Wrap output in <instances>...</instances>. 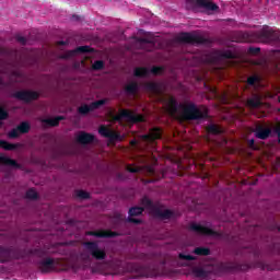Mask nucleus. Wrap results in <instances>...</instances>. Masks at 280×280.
I'll use <instances>...</instances> for the list:
<instances>
[{
  "label": "nucleus",
  "mask_w": 280,
  "mask_h": 280,
  "mask_svg": "<svg viewBox=\"0 0 280 280\" xmlns=\"http://www.w3.org/2000/svg\"><path fill=\"white\" fill-rule=\"evenodd\" d=\"M208 268H212V270H207L202 267H195L192 269V275L197 277V279H208L210 275H226V272H248L250 270V265L248 264H237L233 261H221L217 264L207 265Z\"/></svg>",
  "instance_id": "obj_1"
},
{
  "label": "nucleus",
  "mask_w": 280,
  "mask_h": 280,
  "mask_svg": "<svg viewBox=\"0 0 280 280\" xmlns=\"http://www.w3.org/2000/svg\"><path fill=\"white\" fill-rule=\"evenodd\" d=\"M38 257L39 259H45L47 257V250L43 248L36 249H16L14 247L0 246V264H8L10 261L25 259V257Z\"/></svg>",
  "instance_id": "obj_2"
},
{
  "label": "nucleus",
  "mask_w": 280,
  "mask_h": 280,
  "mask_svg": "<svg viewBox=\"0 0 280 280\" xmlns=\"http://www.w3.org/2000/svg\"><path fill=\"white\" fill-rule=\"evenodd\" d=\"M84 250L80 254V259L83 264H91L92 259L104 261L106 259V249L100 247V243L95 241H85L82 243Z\"/></svg>",
  "instance_id": "obj_3"
},
{
  "label": "nucleus",
  "mask_w": 280,
  "mask_h": 280,
  "mask_svg": "<svg viewBox=\"0 0 280 280\" xmlns=\"http://www.w3.org/2000/svg\"><path fill=\"white\" fill-rule=\"evenodd\" d=\"M183 117L187 121H198L200 119L209 118V109L205 107L202 110L194 103H189L183 106Z\"/></svg>",
  "instance_id": "obj_4"
},
{
  "label": "nucleus",
  "mask_w": 280,
  "mask_h": 280,
  "mask_svg": "<svg viewBox=\"0 0 280 280\" xmlns=\"http://www.w3.org/2000/svg\"><path fill=\"white\" fill-rule=\"evenodd\" d=\"M141 205L142 207H144V209H149L150 211H152L155 218H160V220H171V218L174 215V212L172 210L162 211L161 207L151 201V199L148 197H143L141 199Z\"/></svg>",
  "instance_id": "obj_5"
},
{
  "label": "nucleus",
  "mask_w": 280,
  "mask_h": 280,
  "mask_svg": "<svg viewBox=\"0 0 280 280\" xmlns=\"http://www.w3.org/2000/svg\"><path fill=\"white\" fill-rule=\"evenodd\" d=\"M176 40L186 45H211V39L198 33H180Z\"/></svg>",
  "instance_id": "obj_6"
},
{
  "label": "nucleus",
  "mask_w": 280,
  "mask_h": 280,
  "mask_svg": "<svg viewBox=\"0 0 280 280\" xmlns=\"http://www.w3.org/2000/svg\"><path fill=\"white\" fill-rule=\"evenodd\" d=\"M113 121H121V119H128L130 124H142L145 118L141 114H135L130 109H120V113L112 117Z\"/></svg>",
  "instance_id": "obj_7"
},
{
  "label": "nucleus",
  "mask_w": 280,
  "mask_h": 280,
  "mask_svg": "<svg viewBox=\"0 0 280 280\" xmlns=\"http://www.w3.org/2000/svg\"><path fill=\"white\" fill-rule=\"evenodd\" d=\"M185 1L188 10H194V8H205V10H209L211 12H218V10H220V7H218V4L208 0H185Z\"/></svg>",
  "instance_id": "obj_8"
},
{
  "label": "nucleus",
  "mask_w": 280,
  "mask_h": 280,
  "mask_svg": "<svg viewBox=\"0 0 280 280\" xmlns=\"http://www.w3.org/2000/svg\"><path fill=\"white\" fill-rule=\"evenodd\" d=\"M189 231H192V233H197V235H206V237H221L222 234L220 232L214 231L211 228L200 225L198 223H191L189 225Z\"/></svg>",
  "instance_id": "obj_9"
},
{
  "label": "nucleus",
  "mask_w": 280,
  "mask_h": 280,
  "mask_svg": "<svg viewBox=\"0 0 280 280\" xmlns=\"http://www.w3.org/2000/svg\"><path fill=\"white\" fill-rule=\"evenodd\" d=\"M12 97L30 104V102H35V100H38V97H40V93L32 90H21L13 93Z\"/></svg>",
  "instance_id": "obj_10"
},
{
  "label": "nucleus",
  "mask_w": 280,
  "mask_h": 280,
  "mask_svg": "<svg viewBox=\"0 0 280 280\" xmlns=\"http://www.w3.org/2000/svg\"><path fill=\"white\" fill-rule=\"evenodd\" d=\"M98 135L101 137H105V139H109V143H115V141H121V133L102 125L98 128Z\"/></svg>",
  "instance_id": "obj_11"
},
{
  "label": "nucleus",
  "mask_w": 280,
  "mask_h": 280,
  "mask_svg": "<svg viewBox=\"0 0 280 280\" xmlns=\"http://www.w3.org/2000/svg\"><path fill=\"white\" fill-rule=\"evenodd\" d=\"M133 270L142 277H159V268L150 265H133Z\"/></svg>",
  "instance_id": "obj_12"
},
{
  "label": "nucleus",
  "mask_w": 280,
  "mask_h": 280,
  "mask_svg": "<svg viewBox=\"0 0 280 280\" xmlns=\"http://www.w3.org/2000/svg\"><path fill=\"white\" fill-rule=\"evenodd\" d=\"M258 38L264 43H280V34L272 30H262L258 33Z\"/></svg>",
  "instance_id": "obj_13"
},
{
  "label": "nucleus",
  "mask_w": 280,
  "mask_h": 280,
  "mask_svg": "<svg viewBox=\"0 0 280 280\" xmlns=\"http://www.w3.org/2000/svg\"><path fill=\"white\" fill-rule=\"evenodd\" d=\"M104 104H106V100H98L96 102H92L90 105L84 104L78 108V113L79 115H89V113L97 110V108H101Z\"/></svg>",
  "instance_id": "obj_14"
},
{
  "label": "nucleus",
  "mask_w": 280,
  "mask_h": 280,
  "mask_svg": "<svg viewBox=\"0 0 280 280\" xmlns=\"http://www.w3.org/2000/svg\"><path fill=\"white\" fill-rule=\"evenodd\" d=\"M161 137H163V131L161 130V128L155 127L150 129L149 133L142 135L140 138L145 143H154V141L161 139Z\"/></svg>",
  "instance_id": "obj_15"
},
{
  "label": "nucleus",
  "mask_w": 280,
  "mask_h": 280,
  "mask_svg": "<svg viewBox=\"0 0 280 280\" xmlns=\"http://www.w3.org/2000/svg\"><path fill=\"white\" fill-rule=\"evenodd\" d=\"M39 270L43 273L51 272L56 266V260L51 257H46L38 262Z\"/></svg>",
  "instance_id": "obj_16"
},
{
  "label": "nucleus",
  "mask_w": 280,
  "mask_h": 280,
  "mask_svg": "<svg viewBox=\"0 0 280 280\" xmlns=\"http://www.w3.org/2000/svg\"><path fill=\"white\" fill-rule=\"evenodd\" d=\"M255 138L256 139H261L262 141H266L272 135V129L270 127H264L261 125H257L255 130Z\"/></svg>",
  "instance_id": "obj_17"
},
{
  "label": "nucleus",
  "mask_w": 280,
  "mask_h": 280,
  "mask_svg": "<svg viewBox=\"0 0 280 280\" xmlns=\"http://www.w3.org/2000/svg\"><path fill=\"white\" fill-rule=\"evenodd\" d=\"M85 235H90L92 237H104V238L119 237V233L113 232L110 230L88 231Z\"/></svg>",
  "instance_id": "obj_18"
},
{
  "label": "nucleus",
  "mask_w": 280,
  "mask_h": 280,
  "mask_svg": "<svg viewBox=\"0 0 280 280\" xmlns=\"http://www.w3.org/2000/svg\"><path fill=\"white\" fill-rule=\"evenodd\" d=\"M143 211H145V208L143 207H132L129 209V218H128V222H131V224H141V220L136 219L135 217L137 215H141V213H143Z\"/></svg>",
  "instance_id": "obj_19"
},
{
  "label": "nucleus",
  "mask_w": 280,
  "mask_h": 280,
  "mask_svg": "<svg viewBox=\"0 0 280 280\" xmlns=\"http://www.w3.org/2000/svg\"><path fill=\"white\" fill-rule=\"evenodd\" d=\"M246 89H254V91H257L259 86H261V77L259 74H252L247 78L245 81Z\"/></svg>",
  "instance_id": "obj_20"
},
{
  "label": "nucleus",
  "mask_w": 280,
  "mask_h": 280,
  "mask_svg": "<svg viewBox=\"0 0 280 280\" xmlns=\"http://www.w3.org/2000/svg\"><path fill=\"white\" fill-rule=\"evenodd\" d=\"M93 141H95V136H93V133L81 131L77 136V143H81V145H89V143H93Z\"/></svg>",
  "instance_id": "obj_21"
},
{
  "label": "nucleus",
  "mask_w": 280,
  "mask_h": 280,
  "mask_svg": "<svg viewBox=\"0 0 280 280\" xmlns=\"http://www.w3.org/2000/svg\"><path fill=\"white\" fill-rule=\"evenodd\" d=\"M261 104V94L259 92H252L250 98L247 100V106L249 108H259Z\"/></svg>",
  "instance_id": "obj_22"
},
{
  "label": "nucleus",
  "mask_w": 280,
  "mask_h": 280,
  "mask_svg": "<svg viewBox=\"0 0 280 280\" xmlns=\"http://www.w3.org/2000/svg\"><path fill=\"white\" fill-rule=\"evenodd\" d=\"M93 51L89 46H79L74 50H69L63 58H73L77 54H91Z\"/></svg>",
  "instance_id": "obj_23"
},
{
  "label": "nucleus",
  "mask_w": 280,
  "mask_h": 280,
  "mask_svg": "<svg viewBox=\"0 0 280 280\" xmlns=\"http://www.w3.org/2000/svg\"><path fill=\"white\" fill-rule=\"evenodd\" d=\"M0 165H5L7 167H15V170H21V164L16 163V160H12L3 154H0Z\"/></svg>",
  "instance_id": "obj_24"
},
{
  "label": "nucleus",
  "mask_w": 280,
  "mask_h": 280,
  "mask_svg": "<svg viewBox=\"0 0 280 280\" xmlns=\"http://www.w3.org/2000/svg\"><path fill=\"white\" fill-rule=\"evenodd\" d=\"M60 121H65V116H57L55 118H44L42 119V124L49 126L50 128H56L60 126Z\"/></svg>",
  "instance_id": "obj_25"
},
{
  "label": "nucleus",
  "mask_w": 280,
  "mask_h": 280,
  "mask_svg": "<svg viewBox=\"0 0 280 280\" xmlns=\"http://www.w3.org/2000/svg\"><path fill=\"white\" fill-rule=\"evenodd\" d=\"M144 89L150 91V93H155V95H160L161 93V85L158 82H147Z\"/></svg>",
  "instance_id": "obj_26"
},
{
  "label": "nucleus",
  "mask_w": 280,
  "mask_h": 280,
  "mask_svg": "<svg viewBox=\"0 0 280 280\" xmlns=\"http://www.w3.org/2000/svg\"><path fill=\"white\" fill-rule=\"evenodd\" d=\"M125 93L127 95H137L139 93V83L132 81L125 86Z\"/></svg>",
  "instance_id": "obj_27"
},
{
  "label": "nucleus",
  "mask_w": 280,
  "mask_h": 280,
  "mask_svg": "<svg viewBox=\"0 0 280 280\" xmlns=\"http://www.w3.org/2000/svg\"><path fill=\"white\" fill-rule=\"evenodd\" d=\"M253 39L250 38V34L248 33H237L235 35V38L233 39V43H252Z\"/></svg>",
  "instance_id": "obj_28"
},
{
  "label": "nucleus",
  "mask_w": 280,
  "mask_h": 280,
  "mask_svg": "<svg viewBox=\"0 0 280 280\" xmlns=\"http://www.w3.org/2000/svg\"><path fill=\"white\" fill-rule=\"evenodd\" d=\"M207 132L208 135H224V129H222V127L215 125V124H210L207 126Z\"/></svg>",
  "instance_id": "obj_29"
},
{
  "label": "nucleus",
  "mask_w": 280,
  "mask_h": 280,
  "mask_svg": "<svg viewBox=\"0 0 280 280\" xmlns=\"http://www.w3.org/2000/svg\"><path fill=\"white\" fill-rule=\"evenodd\" d=\"M135 78H148L150 75V69L145 67H137L133 70Z\"/></svg>",
  "instance_id": "obj_30"
},
{
  "label": "nucleus",
  "mask_w": 280,
  "mask_h": 280,
  "mask_svg": "<svg viewBox=\"0 0 280 280\" xmlns=\"http://www.w3.org/2000/svg\"><path fill=\"white\" fill-rule=\"evenodd\" d=\"M0 148H2V150L12 151V150H18V148H21V144L20 143H10L5 140H0Z\"/></svg>",
  "instance_id": "obj_31"
},
{
  "label": "nucleus",
  "mask_w": 280,
  "mask_h": 280,
  "mask_svg": "<svg viewBox=\"0 0 280 280\" xmlns=\"http://www.w3.org/2000/svg\"><path fill=\"white\" fill-rule=\"evenodd\" d=\"M192 253L199 257H209L211 249L208 247H196Z\"/></svg>",
  "instance_id": "obj_32"
},
{
  "label": "nucleus",
  "mask_w": 280,
  "mask_h": 280,
  "mask_svg": "<svg viewBox=\"0 0 280 280\" xmlns=\"http://www.w3.org/2000/svg\"><path fill=\"white\" fill-rule=\"evenodd\" d=\"M168 110L171 115H176L178 113V102L176 101V98L171 97L168 100Z\"/></svg>",
  "instance_id": "obj_33"
},
{
  "label": "nucleus",
  "mask_w": 280,
  "mask_h": 280,
  "mask_svg": "<svg viewBox=\"0 0 280 280\" xmlns=\"http://www.w3.org/2000/svg\"><path fill=\"white\" fill-rule=\"evenodd\" d=\"M16 128L20 135H27L32 130V126L27 121H22Z\"/></svg>",
  "instance_id": "obj_34"
},
{
  "label": "nucleus",
  "mask_w": 280,
  "mask_h": 280,
  "mask_svg": "<svg viewBox=\"0 0 280 280\" xmlns=\"http://www.w3.org/2000/svg\"><path fill=\"white\" fill-rule=\"evenodd\" d=\"M138 43H140V45H151L152 49H154V47L156 45V39L148 38V37H140V38H138Z\"/></svg>",
  "instance_id": "obj_35"
},
{
  "label": "nucleus",
  "mask_w": 280,
  "mask_h": 280,
  "mask_svg": "<svg viewBox=\"0 0 280 280\" xmlns=\"http://www.w3.org/2000/svg\"><path fill=\"white\" fill-rule=\"evenodd\" d=\"M149 73L152 75H163L165 73V67L163 66H153L150 70Z\"/></svg>",
  "instance_id": "obj_36"
},
{
  "label": "nucleus",
  "mask_w": 280,
  "mask_h": 280,
  "mask_svg": "<svg viewBox=\"0 0 280 280\" xmlns=\"http://www.w3.org/2000/svg\"><path fill=\"white\" fill-rule=\"evenodd\" d=\"M220 58H222L223 60H235L237 56L231 50H225L220 54Z\"/></svg>",
  "instance_id": "obj_37"
},
{
  "label": "nucleus",
  "mask_w": 280,
  "mask_h": 280,
  "mask_svg": "<svg viewBox=\"0 0 280 280\" xmlns=\"http://www.w3.org/2000/svg\"><path fill=\"white\" fill-rule=\"evenodd\" d=\"M133 259H140L141 261H152V259H154V254L141 253L138 256L133 257Z\"/></svg>",
  "instance_id": "obj_38"
},
{
  "label": "nucleus",
  "mask_w": 280,
  "mask_h": 280,
  "mask_svg": "<svg viewBox=\"0 0 280 280\" xmlns=\"http://www.w3.org/2000/svg\"><path fill=\"white\" fill-rule=\"evenodd\" d=\"M26 198L28 200H38V192L36 191V189L31 188L26 191Z\"/></svg>",
  "instance_id": "obj_39"
},
{
  "label": "nucleus",
  "mask_w": 280,
  "mask_h": 280,
  "mask_svg": "<svg viewBox=\"0 0 280 280\" xmlns=\"http://www.w3.org/2000/svg\"><path fill=\"white\" fill-rule=\"evenodd\" d=\"M77 198H80L81 200H89V198H91V194H89L86 190H78Z\"/></svg>",
  "instance_id": "obj_40"
},
{
  "label": "nucleus",
  "mask_w": 280,
  "mask_h": 280,
  "mask_svg": "<svg viewBox=\"0 0 280 280\" xmlns=\"http://www.w3.org/2000/svg\"><path fill=\"white\" fill-rule=\"evenodd\" d=\"M178 259H183L185 261H196V256L192 255H185L183 253L178 254Z\"/></svg>",
  "instance_id": "obj_41"
},
{
  "label": "nucleus",
  "mask_w": 280,
  "mask_h": 280,
  "mask_svg": "<svg viewBox=\"0 0 280 280\" xmlns=\"http://www.w3.org/2000/svg\"><path fill=\"white\" fill-rule=\"evenodd\" d=\"M92 69L94 71H102V69H104V61H102V60L94 61Z\"/></svg>",
  "instance_id": "obj_42"
},
{
  "label": "nucleus",
  "mask_w": 280,
  "mask_h": 280,
  "mask_svg": "<svg viewBox=\"0 0 280 280\" xmlns=\"http://www.w3.org/2000/svg\"><path fill=\"white\" fill-rule=\"evenodd\" d=\"M8 117H10V114L8 113V110H5V108L0 106V121L8 119Z\"/></svg>",
  "instance_id": "obj_43"
},
{
  "label": "nucleus",
  "mask_w": 280,
  "mask_h": 280,
  "mask_svg": "<svg viewBox=\"0 0 280 280\" xmlns=\"http://www.w3.org/2000/svg\"><path fill=\"white\" fill-rule=\"evenodd\" d=\"M21 132L19 131V128H14L9 132V138L10 139H19Z\"/></svg>",
  "instance_id": "obj_44"
},
{
  "label": "nucleus",
  "mask_w": 280,
  "mask_h": 280,
  "mask_svg": "<svg viewBox=\"0 0 280 280\" xmlns=\"http://www.w3.org/2000/svg\"><path fill=\"white\" fill-rule=\"evenodd\" d=\"M261 52V48L259 47H249L247 49V54H249L250 56H257V54Z\"/></svg>",
  "instance_id": "obj_45"
},
{
  "label": "nucleus",
  "mask_w": 280,
  "mask_h": 280,
  "mask_svg": "<svg viewBox=\"0 0 280 280\" xmlns=\"http://www.w3.org/2000/svg\"><path fill=\"white\" fill-rule=\"evenodd\" d=\"M15 40L20 43V45H27V38L21 36V35H15Z\"/></svg>",
  "instance_id": "obj_46"
},
{
  "label": "nucleus",
  "mask_w": 280,
  "mask_h": 280,
  "mask_svg": "<svg viewBox=\"0 0 280 280\" xmlns=\"http://www.w3.org/2000/svg\"><path fill=\"white\" fill-rule=\"evenodd\" d=\"M127 171H129L130 174H139V172H141V168L135 166H127Z\"/></svg>",
  "instance_id": "obj_47"
},
{
  "label": "nucleus",
  "mask_w": 280,
  "mask_h": 280,
  "mask_svg": "<svg viewBox=\"0 0 280 280\" xmlns=\"http://www.w3.org/2000/svg\"><path fill=\"white\" fill-rule=\"evenodd\" d=\"M273 132L275 135H277L280 143V121H279V125L273 128Z\"/></svg>",
  "instance_id": "obj_48"
},
{
  "label": "nucleus",
  "mask_w": 280,
  "mask_h": 280,
  "mask_svg": "<svg viewBox=\"0 0 280 280\" xmlns=\"http://www.w3.org/2000/svg\"><path fill=\"white\" fill-rule=\"evenodd\" d=\"M57 45L65 47V45H69V43L65 42V40H59V42H57Z\"/></svg>",
  "instance_id": "obj_49"
},
{
  "label": "nucleus",
  "mask_w": 280,
  "mask_h": 280,
  "mask_svg": "<svg viewBox=\"0 0 280 280\" xmlns=\"http://www.w3.org/2000/svg\"><path fill=\"white\" fill-rule=\"evenodd\" d=\"M249 145H250V148H253V145H255V140L252 139V140L249 141Z\"/></svg>",
  "instance_id": "obj_50"
},
{
  "label": "nucleus",
  "mask_w": 280,
  "mask_h": 280,
  "mask_svg": "<svg viewBox=\"0 0 280 280\" xmlns=\"http://www.w3.org/2000/svg\"><path fill=\"white\" fill-rule=\"evenodd\" d=\"M131 145H137V140H131Z\"/></svg>",
  "instance_id": "obj_51"
},
{
  "label": "nucleus",
  "mask_w": 280,
  "mask_h": 280,
  "mask_svg": "<svg viewBox=\"0 0 280 280\" xmlns=\"http://www.w3.org/2000/svg\"><path fill=\"white\" fill-rule=\"evenodd\" d=\"M150 172H151V174H153V173H154V171H153L152 168L150 170Z\"/></svg>",
  "instance_id": "obj_52"
},
{
  "label": "nucleus",
  "mask_w": 280,
  "mask_h": 280,
  "mask_svg": "<svg viewBox=\"0 0 280 280\" xmlns=\"http://www.w3.org/2000/svg\"><path fill=\"white\" fill-rule=\"evenodd\" d=\"M162 265L165 266V261H162Z\"/></svg>",
  "instance_id": "obj_53"
},
{
  "label": "nucleus",
  "mask_w": 280,
  "mask_h": 280,
  "mask_svg": "<svg viewBox=\"0 0 280 280\" xmlns=\"http://www.w3.org/2000/svg\"><path fill=\"white\" fill-rule=\"evenodd\" d=\"M1 84H3V82L0 81V86H1Z\"/></svg>",
  "instance_id": "obj_54"
}]
</instances>
